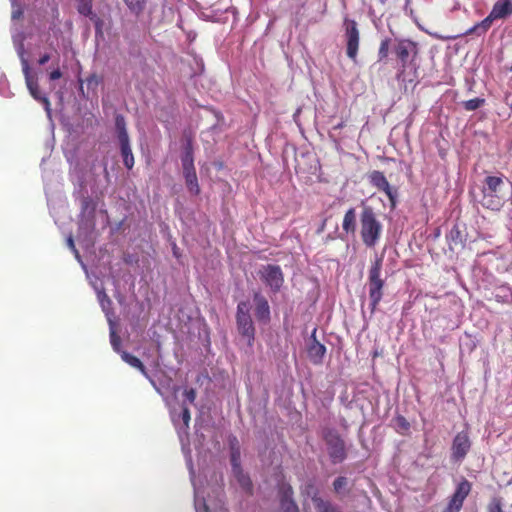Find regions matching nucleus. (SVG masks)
I'll use <instances>...</instances> for the list:
<instances>
[{
    "instance_id": "obj_1",
    "label": "nucleus",
    "mask_w": 512,
    "mask_h": 512,
    "mask_svg": "<svg viewBox=\"0 0 512 512\" xmlns=\"http://www.w3.org/2000/svg\"><path fill=\"white\" fill-rule=\"evenodd\" d=\"M393 52L400 63L396 74L397 81L403 85L405 91L408 84H412L414 88L418 77V66L415 62L419 52L417 43L409 39L397 40Z\"/></svg>"
},
{
    "instance_id": "obj_2",
    "label": "nucleus",
    "mask_w": 512,
    "mask_h": 512,
    "mask_svg": "<svg viewBox=\"0 0 512 512\" xmlns=\"http://www.w3.org/2000/svg\"><path fill=\"white\" fill-rule=\"evenodd\" d=\"M360 237L363 244L369 248L374 247L380 240L382 224L377 217L374 208L362 202L360 213Z\"/></svg>"
},
{
    "instance_id": "obj_3",
    "label": "nucleus",
    "mask_w": 512,
    "mask_h": 512,
    "mask_svg": "<svg viewBox=\"0 0 512 512\" xmlns=\"http://www.w3.org/2000/svg\"><path fill=\"white\" fill-rule=\"evenodd\" d=\"M382 268L383 258L377 256L368 270L367 286L372 314L377 310L384 295L385 279L382 278Z\"/></svg>"
},
{
    "instance_id": "obj_4",
    "label": "nucleus",
    "mask_w": 512,
    "mask_h": 512,
    "mask_svg": "<svg viewBox=\"0 0 512 512\" xmlns=\"http://www.w3.org/2000/svg\"><path fill=\"white\" fill-rule=\"evenodd\" d=\"M504 179L503 175L485 177L481 188L482 198L480 200L483 207L491 210L500 209L503 202L502 190L505 185Z\"/></svg>"
},
{
    "instance_id": "obj_5",
    "label": "nucleus",
    "mask_w": 512,
    "mask_h": 512,
    "mask_svg": "<svg viewBox=\"0 0 512 512\" xmlns=\"http://www.w3.org/2000/svg\"><path fill=\"white\" fill-rule=\"evenodd\" d=\"M512 14V1L511 0H498L490 14L484 18L481 22H478L473 27L469 28L465 35L476 34L478 36L485 34L492 23L496 19H504Z\"/></svg>"
},
{
    "instance_id": "obj_6",
    "label": "nucleus",
    "mask_w": 512,
    "mask_h": 512,
    "mask_svg": "<svg viewBox=\"0 0 512 512\" xmlns=\"http://www.w3.org/2000/svg\"><path fill=\"white\" fill-rule=\"evenodd\" d=\"M323 439L327 445L328 454L333 464L342 463L347 458L346 444L341 435L327 428L323 431Z\"/></svg>"
},
{
    "instance_id": "obj_7",
    "label": "nucleus",
    "mask_w": 512,
    "mask_h": 512,
    "mask_svg": "<svg viewBox=\"0 0 512 512\" xmlns=\"http://www.w3.org/2000/svg\"><path fill=\"white\" fill-rule=\"evenodd\" d=\"M236 324L239 334L247 339L249 346H252L255 338V327L247 301H241L237 305Z\"/></svg>"
},
{
    "instance_id": "obj_8",
    "label": "nucleus",
    "mask_w": 512,
    "mask_h": 512,
    "mask_svg": "<svg viewBox=\"0 0 512 512\" xmlns=\"http://www.w3.org/2000/svg\"><path fill=\"white\" fill-rule=\"evenodd\" d=\"M261 281L270 288L273 293L280 291L284 283V274L279 265L267 264L258 271Z\"/></svg>"
},
{
    "instance_id": "obj_9",
    "label": "nucleus",
    "mask_w": 512,
    "mask_h": 512,
    "mask_svg": "<svg viewBox=\"0 0 512 512\" xmlns=\"http://www.w3.org/2000/svg\"><path fill=\"white\" fill-rule=\"evenodd\" d=\"M22 70L25 76V82L31 96L38 102L44 105V108L48 114L51 112V104L48 97L40 91L38 79L36 75L31 73V69L27 60L22 59Z\"/></svg>"
},
{
    "instance_id": "obj_10",
    "label": "nucleus",
    "mask_w": 512,
    "mask_h": 512,
    "mask_svg": "<svg viewBox=\"0 0 512 512\" xmlns=\"http://www.w3.org/2000/svg\"><path fill=\"white\" fill-rule=\"evenodd\" d=\"M471 446L472 442L468 431L458 432L451 445V461L454 463L462 462L469 453Z\"/></svg>"
},
{
    "instance_id": "obj_11",
    "label": "nucleus",
    "mask_w": 512,
    "mask_h": 512,
    "mask_svg": "<svg viewBox=\"0 0 512 512\" xmlns=\"http://www.w3.org/2000/svg\"><path fill=\"white\" fill-rule=\"evenodd\" d=\"M345 37L347 42L346 53L347 56L355 60L359 49L360 33L357 27V22L353 19H345Z\"/></svg>"
},
{
    "instance_id": "obj_12",
    "label": "nucleus",
    "mask_w": 512,
    "mask_h": 512,
    "mask_svg": "<svg viewBox=\"0 0 512 512\" xmlns=\"http://www.w3.org/2000/svg\"><path fill=\"white\" fill-rule=\"evenodd\" d=\"M368 178L370 183L375 188L386 194L390 200L391 207L394 208L396 206L397 190L390 186L384 173L378 170H374L369 174Z\"/></svg>"
},
{
    "instance_id": "obj_13",
    "label": "nucleus",
    "mask_w": 512,
    "mask_h": 512,
    "mask_svg": "<svg viewBox=\"0 0 512 512\" xmlns=\"http://www.w3.org/2000/svg\"><path fill=\"white\" fill-rule=\"evenodd\" d=\"M307 354L310 361L315 365L323 363L324 356L326 354V347L316 339V329L312 332L311 343L307 348Z\"/></svg>"
},
{
    "instance_id": "obj_14",
    "label": "nucleus",
    "mask_w": 512,
    "mask_h": 512,
    "mask_svg": "<svg viewBox=\"0 0 512 512\" xmlns=\"http://www.w3.org/2000/svg\"><path fill=\"white\" fill-rule=\"evenodd\" d=\"M255 302V316L258 321L267 323L270 321V306L267 299L259 292H255L253 295Z\"/></svg>"
},
{
    "instance_id": "obj_15",
    "label": "nucleus",
    "mask_w": 512,
    "mask_h": 512,
    "mask_svg": "<svg viewBox=\"0 0 512 512\" xmlns=\"http://www.w3.org/2000/svg\"><path fill=\"white\" fill-rule=\"evenodd\" d=\"M280 505L283 512H299L297 504L294 502L293 490L289 484L283 483L279 489Z\"/></svg>"
},
{
    "instance_id": "obj_16",
    "label": "nucleus",
    "mask_w": 512,
    "mask_h": 512,
    "mask_svg": "<svg viewBox=\"0 0 512 512\" xmlns=\"http://www.w3.org/2000/svg\"><path fill=\"white\" fill-rule=\"evenodd\" d=\"M471 491V483L467 479H463L458 483L453 495L450 498L452 505L462 508L464 500Z\"/></svg>"
},
{
    "instance_id": "obj_17",
    "label": "nucleus",
    "mask_w": 512,
    "mask_h": 512,
    "mask_svg": "<svg viewBox=\"0 0 512 512\" xmlns=\"http://www.w3.org/2000/svg\"><path fill=\"white\" fill-rule=\"evenodd\" d=\"M357 228L356 221V210L354 207H350L344 214L342 221V230L346 235H355Z\"/></svg>"
},
{
    "instance_id": "obj_18",
    "label": "nucleus",
    "mask_w": 512,
    "mask_h": 512,
    "mask_svg": "<svg viewBox=\"0 0 512 512\" xmlns=\"http://www.w3.org/2000/svg\"><path fill=\"white\" fill-rule=\"evenodd\" d=\"M308 488L314 490L312 501L317 512H342L338 507L332 505L329 501H324L322 498H320L318 496L317 490L313 487V485H310Z\"/></svg>"
},
{
    "instance_id": "obj_19",
    "label": "nucleus",
    "mask_w": 512,
    "mask_h": 512,
    "mask_svg": "<svg viewBox=\"0 0 512 512\" xmlns=\"http://www.w3.org/2000/svg\"><path fill=\"white\" fill-rule=\"evenodd\" d=\"M183 174H184L186 185H187L189 191H191L195 195L199 194L200 188L198 185V179H197L195 168L192 167V168L183 169Z\"/></svg>"
},
{
    "instance_id": "obj_20",
    "label": "nucleus",
    "mask_w": 512,
    "mask_h": 512,
    "mask_svg": "<svg viewBox=\"0 0 512 512\" xmlns=\"http://www.w3.org/2000/svg\"><path fill=\"white\" fill-rule=\"evenodd\" d=\"M119 144L121 155L123 157V163L125 167L130 170L134 166V156L130 147V141H121Z\"/></svg>"
},
{
    "instance_id": "obj_21",
    "label": "nucleus",
    "mask_w": 512,
    "mask_h": 512,
    "mask_svg": "<svg viewBox=\"0 0 512 512\" xmlns=\"http://www.w3.org/2000/svg\"><path fill=\"white\" fill-rule=\"evenodd\" d=\"M121 358L131 367L138 369L144 376L148 377L147 369L139 358L126 351L121 352Z\"/></svg>"
},
{
    "instance_id": "obj_22",
    "label": "nucleus",
    "mask_w": 512,
    "mask_h": 512,
    "mask_svg": "<svg viewBox=\"0 0 512 512\" xmlns=\"http://www.w3.org/2000/svg\"><path fill=\"white\" fill-rule=\"evenodd\" d=\"M232 472H233L237 482L241 486V488L248 494H252L253 484H252V481H251L249 475L245 474L243 472L242 468L232 471Z\"/></svg>"
},
{
    "instance_id": "obj_23",
    "label": "nucleus",
    "mask_w": 512,
    "mask_h": 512,
    "mask_svg": "<svg viewBox=\"0 0 512 512\" xmlns=\"http://www.w3.org/2000/svg\"><path fill=\"white\" fill-rule=\"evenodd\" d=\"M181 160H182L183 169L194 167L193 144H192L191 138H187Z\"/></svg>"
},
{
    "instance_id": "obj_24",
    "label": "nucleus",
    "mask_w": 512,
    "mask_h": 512,
    "mask_svg": "<svg viewBox=\"0 0 512 512\" xmlns=\"http://www.w3.org/2000/svg\"><path fill=\"white\" fill-rule=\"evenodd\" d=\"M115 127L117 130L118 141H127L129 140V136L126 130V121L122 115H117L115 117Z\"/></svg>"
},
{
    "instance_id": "obj_25",
    "label": "nucleus",
    "mask_w": 512,
    "mask_h": 512,
    "mask_svg": "<svg viewBox=\"0 0 512 512\" xmlns=\"http://www.w3.org/2000/svg\"><path fill=\"white\" fill-rule=\"evenodd\" d=\"M129 10L135 15H140L146 8L148 0H124Z\"/></svg>"
},
{
    "instance_id": "obj_26",
    "label": "nucleus",
    "mask_w": 512,
    "mask_h": 512,
    "mask_svg": "<svg viewBox=\"0 0 512 512\" xmlns=\"http://www.w3.org/2000/svg\"><path fill=\"white\" fill-rule=\"evenodd\" d=\"M394 423H395V430L401 434V435H406L409 430H410V423L409 421L402 415H397L395 418H394Z\"/></svg>"
},
{
    "instance_id": "obj_27",
    "label": "nucleus",
    "mask_w": 512,
    "mask_h": 512,
    "mask_svg": "<svg viewBox=\"0 0 512 512\" xmlns=\"http://www.w3.org/2000/svg\"><path fill=\"white\" fill-rule=\"evenodd\" d=\"M76 3L79 14L88 18L94 14L92 10L93 0H76Z\"/></svg>"
},
{
    "instance_id": "obj_28",
    "label": "nucleus",
    "mask_w": 512,
    "mask_h": 512,
    "mask_svg": "<svg viewBox=\"0 0 512 512\" xmlns=\"http://www.w3.org/2000/svg\"><path fill=\"white\" fill-rule=\"evenodd\" d=\"M485 103L484 98H473L463 102V107L467 111H474L483 106Z\"/></svg>"
},
{
    "instance_id": "obj_29",
    "label": "nucleus",
    "mask_w": 512,
    "mask_h": 512,
    "mask_svg": "<svg viewBox=\"0 0 512 512\" xmlns=\"http://www.w3.org/2000/svg\"><path fill=\"white\" fill-rule=\"evenodd\" d=\"M390 38H385L381 41L379 50H378V58L379 61L385 60L389 55V49H390Z\"/></svg>"
},
{
    "instance_id": "obj_30",
    "label": "nucleus",
    "mask_w": 512,
    "mask_h": 512,
    "mask_svg": "<svg viewBox=\"0 0 512 512\" xmlns=\"http://www.w3.org/2000/svg\"><path fill=\"white\" fill-rule=\"evenodd\" d=\"M231 465H232V471L241 469L240 465V450L238 447H232L231 451Z\"/></svg>"
},
{
    "instance_id": "obj_31",
    "label": "nucleus",
    "mask_w": 512,
    "mask_h": 512,
    "mask_svg": "<svg viewBox=\"0 0 512 512\" xmlns=\"http://www.w3.org/2000/svg\"><path fill=\"white\" fill-rule=\"evenodd\" d=\"M487 512H503L501 498L493 497L487 506Z\"/></svg>"
},
{
    "instance_id": "obj_32",
    "label": "nucleus",
    "mask_w": 512,
    "mask_h": 512,
    "mask_svg": "<svg viewBox=\"0 0 512 512\" xmlns=\"http://www.w3.org/2000/svg\"><path fill=\"white\" fill-rule=\"evenodd\" d=\"M447 238H448L452 243H454L455 245H457V244H461V243H462L461 231L459 230V228H458L457 226H454V227L450 230V232H449V234H448Z\"/></svg>"
},
{
    "instance_id": "obj_33",
    "label": "nucleus",
    "mask_w": 512,
    "mask_h": 512,
    "mask_svg": "<svg viewBox=\"0 0 512 512\" xmlns=\"http://www.w3.org/2000/svg\"><path fill=\"white\" fill-rule=\"evenodd\" d=\"M179 417L181 418V420L183 422V427L185 429H188L189 423L191 420V414H190V410H189L188 406L185 403H182V412Z\"/></svg>"
},
{
    "instance_id": "obj_34",
    "label": "nucleus",
    "mask_w": 512,
    "mask_h": 512,
    "mask_svg": "<svg viewBox=\"0 0 512 512\" xmlns=\"http://www.w3.org/2000/svg\"><path fill=\"white\" fill-rule=\"evenodd\" d=\"M89 19L94 24L96 35H102L103 34L102 29H103V25H104L103 20L100 17H98L95 13L93 15H91L89 17Z\"/></svg>"
},
{
    "instance_id": "obj_35",
    "label": "nucleus",
    "mask_w": 512,
    "mask_h": 512,
    "mask_svg": "<svg viewBox=\"0 0 512 512\" xmlns=\"http://www.w3.org/2000/svg\"><path fill=\"white\" fill-rule=\"evenodd\" d=\"M100 82H101V79L96 74H91L86 79V84H87L88 88L95 89L100 84Z\"/></svg>"
},
{
    "instance_id": "obj_36",
    "label": "nucleus",
    "mask_w": 512,
    "mask_h": 512,
    "mask_svg": "<svg viewBox=\"0 0 512 512\" xmlns=\"http://www.w3.org/2000/svg\"><path fill=\"white\" fill-rule=\"evenodd\" d=\"M183 395L190 404H194L197 396L196 390L194 388H186Z\"/></svg>"
},
{
    "instance_id": "obj_37",
    "label": "nucleus",
    "mask_w": 512,
    "mask_h": 512,
    "mask_svg": "<svg viewBox=\"0 0 512 512\" xmlns=\"http://www.w3.org/2000/svg\"><path fill=\"white\" fill-rule=\"evenodd\" d=\"M346 485H347V478L343 477V476L336 478L333 482V487L336 492H339Z\"/></svg>"
},
{
    "instance_id": "obj_38",
    "label": "nucleus",
    "mask_w": 512,
    "mask_h": 512,
    "mask_svg": "<svg viewBox=\"0 0 512 512\" xmlns=\"http://www.w3.org/2000/svg\"><path fill=\"white\" fill-rule=\"evenodd\" d=\"M120 344H121V340L119 338V336L116 335V333L114 331L111 332V345L113 347V349L117 352H120Z\"/></svg>"
},
{
    "instance_id": "obj_39",
    "label": "nucleus",
    "mask_w": 512,
    "mask_h": 512,
    "mask_svg": "<svg viewBox=\"0 0 512 512\" xmlns=\"http://www.w3.org/2000/svg\"><path fill=\"white\" fill-rule=\"evenodd\" d=\"M67 245L72 250V252L74 253L75 257L79 260L80 259V254H79V251L77 250V248L75 246V243H74V240H73L72 236L68 237Z\"/></svg>"
},
{
    "instance_id": "obj_40",
    "label": "nucleus",
    "mask_w": 512,
    "mask_h": 512,
    "mask_svg": "<svg viewBox=\"0 0 512 512\" xmlns=\"http://www.w3.org/2000/svg\"><path fill=\"white\" fill-rule=\"evenodd\" d=\"M61 77H62V72L60 71L59 68H57L49 73V79L52 81L60 79Z\"/></svg>"
},
{
    "instance_id": "obj_41",
    "label": "nucleus",
    "mask_w": 512,
    "mask_h": 512,
    "mask_svg": "<svg viewBox=\"0 0 512 512\" xmlns=\"http://www.w3.org/2000/svg\"><path fill=\"white\" fill-rule=\"evenodd\" d=\"M460 510V507L452 505V502L449 501L447 507L442 512H459Z\"/></svg>"
},
{
    "instance_id": "obj_42",
    "label": "nucleus",
    "mask_w": 512,
    "mask_h": 512,
    "mask_svg": "<svg viewBox=\"0 0 512 512\" xmlns=\"http://www.w3.org/2000/svg\"><path fill=\"white\" fill-rule=\"evenodd\" d=\"M49 60H50V55L46 53L39 58L38 64L45 65Z\"/></svg>"
},
{
    "instance_id": "obj_43",
    "label": "nucleus",
    "mask_w": 512,
    "mask_h": 512,
    "mask_svg": "<svg viewBox=\"0 0 512 512\" xmlns=\"http://www.w3.org/2000/svg\"><path fill=\"white\" fill-rule=\"evenodd\" d=\"M325 228V221L322 223V225L320 226L318 232H322Z\"/></svg>"
},
{
    "instance_id": "obj_44",
    "label": "nucleus",
    "mask_w": 512,
    "mask_h": 512,
    "mask_svg": "<svg viewBox=\"0 0 512 512\" xmlns=\"http://www.w3.org/2000/svg\"><path fill=\"white\" fill-rule=\"evenodd\" d=\"M343 127V124H338L337 126H335V129H339V128H342Z\"/></svg>"
},
{
    "instance_id": "obj_45",
    "label": "nucleus",
    "mask_w": 512,
    "mask_h": 512,
    "mask_svg": "<svg viewBox=\"0 0 512 512\" xmlns=\"http://www.w3.org/2000/svg\"><path fill=\"white\" fill-rule=\"evenodd\" d=\"M205 511L208 512V506L204 504Z\"/></svg>"
},
{
    "instance_id": "obj_46",
    "label": "nucleus",
    "mask_w": 512,
    "mask_h": 512,
    "mask_svg": "<svg viewBox=\"0 0 512 512\" xmlns=\"http://www.w3.org/2000/svg\"><path fill=\"white\" fill-rule=\"evenodd\" d=\"M178 254V251H176V249H174V255L177 256Z\"/></svg>"
},
{
    "instance_id": "obj_47",
    "label": "nucleus",
    "mask_w": 512,
    "mask_h": 512,
    "mask_svg": "<svg viewBox=\"0 0 512 512\" xmlns=\"http://www.w3.org/2000/svg\"><path fill=\"white\" fill-rule=\"evenodd\" d=\"M510 71H512V65H511Z\"/></svg>"
}]
</instances>
